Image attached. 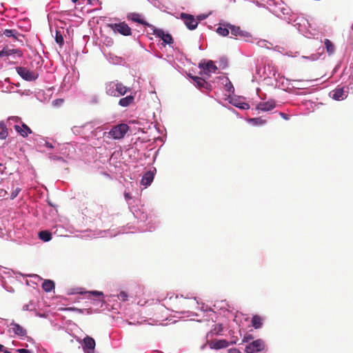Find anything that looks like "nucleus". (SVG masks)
I'll list each match as a JSON object with an SVG mask.
<instances>
[{
    "label": "nucleus",
    "mask_w": 353,
    "mask_h": 353,
    "mask_svg": "<svg viewBox=\"0 0 353 353\" xmlns=\"http://www.w3.org/2000/svg\"><path fill=\"white\" fill-rule=\"evenodd\" d=\"M8 136V132L6 127H2V130L0 132V139H5Z\"/></svg>",
    "instance_id": "nucleus-29"
},
{
    "label": "nucleus",
    "mask_w": 353,
    "mask_h": 353,
    "mask_svg": "<svg viewBox=\"0 0 353 353\" xmlns=\"http://www.w3.org/2000/svg\"><path fill=\"white\" fill-rule=\"evenodd\" d=\"M222 330L221 325H219V331H221Z\"/></svg>",
    "instance_id": "nucleus-47"
},
{
    "label": "nucleus",
    "mask_w": 353,
    "mask_h": 353,
    "mask_svg": "<svg viewBox=\"0 0 353 353\" xmlns=\"http://www.w3.org/2000/svg\"><path fill=\"white\" fill-rule=\"evenodd\" d=\"M45 145L48 148H50V149H52L54 148V146L52 145V143L48 142V141H46L45 143Z\"/></svg>",
    "instance_id": "nucleus-41"
},
{
    "label": "nucleus",
    "mask_w": 353,
    "mask_h": 353,
    "mask_svg": "<svg viewBox=\"0 0 353 353\" xmlns=\"http://www.w3.org/2000/svg\"><path fill=\"white\" fill-rule=\"evenodd\" d=\"M63 102V99H56L53 101V104L54 105H60Z\"/></svg>",
    "instance_id": "nucleus-38"
},
{
    "label": "nucleus",
    "mask_w": 353,
    "mask_h": 353,
    "mask_svg": "<svg viewBox=\"0 0 353 353\" xmlns=\"http://www.w3.org/2000/svg\"><path fill=\"white\" fill-rule=\"evenodd\" d=\"M324 44L327 50V52L329 54H332L335 51V46L334 43L329 39H325L324 41Z\"/></svg>",
    "instance_id": "nucleus-23"
},
{
    "label": "nucleus",
    "mask_w": 353,
    "mask_h": 353,
    "mask_svg": "<svg viewBox=\"0 0 353 353\" xmlns=\"http://www.w3.org/2000/svg\"><path fill=\"white\" fill-rule=\"evenodd\" d=\"M252 339H253V336L251 334L245 335L243 339V342L248 343Z\"/></svg>",
    "instance_id": "nucleus-34"
},
{
    "label": "nucleus",
    "mask_w": 353,
    "mask_h": 353,
    "mask_svg": "<svg viewBox=\"0 0 353 353\" xmlns=\"http://www.w3.org/2000/svg\"><path fill=\"white\" fill-rule=\"evenodd\" d=\"M130 128L125 123H120L114 126L109 132V134L114 139H123L126 133L128 132Z\"/></svg>",
    "instance_id": "nucleus-2"
},
{
    "label": "nucleus",
    "mask_w": 353,
    "mask_h": 353,
    "mask_svg": "<svg viewBox=\"0 0 353 353\" xmlns=\"http://www.w3.org/2000/svg\"><path fill=\"white\" fill-rule=\"evenodd\" d=\"M230 25L228 24L226 27L225 26H219L217 29H216V32L221 35V36H223V37H225V36H228L229 32H230V28H229V26Z\"/></svg>",
    "instance_id": "nucleus-25"
},
{
    "label": "nucleus",
    "mask_w": 353,
    "mask_h": 353,
    "mask_svg": "<svg viewBox=\"0 0 353 353\" xmlns=\"http://www.w3.org/2000/svg\"><path fill=\"white\" fill-rule=\"evenodd\" d=\"M17 351L19 353H32L30 350L24 348L18 349Z\"/></svg>",
    "instance_id": "nucleus-37"
},
{
    "label": "nucleus",
    "mask_w": 353,
    "mask_h": 353,
    "mask_svg": "<svg viewBox=\"0 0 353 353\" xmlns=\"http://www.w3.org/2000/svg\"><path fill=\"white\" fill-rule=\"evenodd\" d=\"M154 179V174L152 172H147L145 173V174L143 176L141 179V184L145 186H148L151 184Z\"/></svg>",
    "instance_id": "nucleus-19"
},
{
    "label": "nucleus",
    "mask_w": 353,
    "mask_h": 353,
    "mask_svg": "<svg viewBox=\"0 0 353 353\" xmlns=\"http://www.w3.org/2000/svg\"><path fill=\"white\" fill-rule=\"evenodd\" d=\"M199 68L202 69L200 72L201 75L208 76H210L211 72H216L218 69L212 61H209L206 63H199Z\"/></svg>",
    "instance_id": "nucleus-7"
},
{
    "label": "nucleus",
    "mask_w": 353,
    "mask_h": 353,
    "mask_svg": "<svg viewBox=\"0 0 353 353\" xmlns=\"http://www.w3.org/2000/svg\"><path fill=\"white\" fill-rule=\"evenodd\" d=\"M3 34L6 36L7 37H12L14 41H19V37H23V35L20 34L17 30L15 29H5L2 30Z\"/></svg>",
    "instance_id": "nucleus-15"
},
{
    "label": "nucleus",
    "mask_w": 353,
    "mask_h": 353,
    "mask_svg": "<svg viewBox=\"0 0 353 353\" xmlns=\"http://www.w3.org/2000/svg\"><path fill=\"white\" fill-rule=\"evenodd\" d=\"M231 34L235 37H244L245 32L241 30L240 27L230 25L229 26Z\"/></svg>",
    "instance_id": "nucleus-21"
},
{
    "label": "nucleus",
    "mask_w": 353,
    "mask_h": 353,
    "mask_svg": "<svg viewBox=\"0 0 353 353\" xmlns=\"http://www.w3.org/2000/svg\"><path fill=\"white\" fill-rule=\"evenodd\" d=\"M78 1H79V0H72V1L73 3H77ZM88 1L90 2V0H88Z\"/></svg>",
    "instance_id": "nucleus-46"
},
{
    "label": "nucleus",
    "mask_w": 353,
    "mask_h": 353,
    "mask_svg": "<svg viewBox=\"0 0 353 353\" xmlns=\"http://www.w3.org/2000/svg\"><path fill=\"white\" fill-rule=\"evenodd\" d=\"M127 19L128 20H131L134 22H137L140 24L144 25L145 26L148 27H153L152 25H150L149 23L145 21L143 18L141 14L136 12H132L128 14Z\"/></svg>",
    "instance_id": "nucleus-9"
},
{
    "label": "nucleus",
    "mask_w": 353,
    "mask_h": 353,
    "mask_svg": "<svg viewBox=\"0 0 353 353\" xmlns=\"http://www.w3.org/2000/svg\"><path fill=\"white\" fill-rule=\"evenodd\" d=\"M330 94H332V97L337 101L343 100L347 97V92L344 90L343 88H337Z\"/></svg>",
    "instance_id": "nucleus-10"
},
{
    "label": "nucleus",
    "mask_w": 353,
    "mask_h": 353,
    "mask_svg": "<svg viewBox=\"0 0 353 353\" xmlns=\"http://www.w3.org/2000/svg\"><path fill=\"white\" fill-rule=\"evenodd\" d=\"M263 319L259 315H254L252 318V325L255 329H259L262 327Z\"/></svg>",
    "instance_id": "nucleus-20"
},
{
    "label": "nucleus",
    "mask_w": 353,
    "mask_h": 353,
    "mask_svg": "<svg viewBox=\"0 0 353 353\" xmlns=\"http://www.w3.org/2000/svg\"><path fill=\"white\" fill-rule=\"evenodd\" d=\"M3 350H4V346L3 345L0 344V352L3 351Z\"/></svg>",
    "instance_id": "nucleus-44"
},
{
    "label": "nucleus",
    "mask_w": 353,
    "mask_h": 353,
    "mask_svg": "<svg viewBox=\"0 0 353 353\" xmlns=\"http://www.w3.org/2000/svg\"><path fill=\"white\" fill-rule=\"evenodd\" d=\"M130 90V88L125 86L119 81H110L105 85V93L111 97L123 96Z\"/></svg>",
    "instance_id": "nucleus-1"
},
{
    "label": "nucleus",
    "mask_w": 353,
    "mask_h": 353,
    "mask_svg": "<svg viewBox=\"0 0 353 353\" xmlns=\"http://www.w3.org/2000/svg\"><path fill=\"white\" fill-rule=\"evenodd\" d=\"M205 16H204V15H199L197 17L199 21H201V20L205 19Z\"/></svg>",
    "instance_id": "nucleus-43"
},
{
    "label": "nucleus",
    "mask_w": 353,
    "mask_h": 353,
    "mask_svg": "<svg viewBox=\"0 0 353 353\" xmlns=\"http://www.w3.org/2000/svg\"><path fill=\"white\" fill-rule=\"evenodd\" d=\"M89 293L92 294L96 296H103V293L101 292H99V291H92V292H89Z\"/></svg>",
    "instance_id": "nucleus-36"
},
{
    "label": "nucleus",
    "mask_w": 353,
    "mask_h": 353,
    "mask_svg": "<svg viewBox=\"0 0 353 353\" xmlns=\"http://www.w3.org/2000/svg\"><path fill=\"white\" fill-rule=\"evenodd\" d=\"M128 296L127 293L123 291L119 293V294L118 295V298L123 301H126L128 299Z\"/></svg>",
    "instance_id": "nucleus-32"
},
{
    "label": "nucleus",
    "mask_w": 353,
    "mask_h": 353,
    "mask_svg": "<svg viewBox=\"0 0 353 353\" xmlns=\"http://www.w3.org/2000/svg\"><path fill=\"white\" fill-rule=\"evenodd\" d=\"M8 194V192L6 190L0 189V196H5Z\"/></svg>",
    "instance_id": "nucleus-40"
},
{
    "label": "nucleus",
    "mask_w": 353,
    "mask_h": 353,
    "mask_svg": "<svg viewBox=\"0 0 353 353\" xmlns=\"http://www.w3.org/2000/svg\"><path fill=\"white\" fill-rule=\"evenodd\" d=\"M134 97L132 95H129L125 97L120 99L119 101V105L121 107H128L131 104L134 103Z\"/></svg>",
    "instance_id": "nucleus-18"
},
{
    "label": "nucleus",
    "mask_w": 353,
    "mask_h": 353,
    "mask_svg": "<svg viewBox=\"0 0 353 353\" xmlns=\"http://www.w3.org/2000/svg\"><path fill=\"white\" fill-rule=\"evenodd\" d=\"M83 349L85 353H94L96 343L93 338L86 336L83 339Z\"/></svg>",
    "instance_id": "nucleus-8"
},
{
    "label": "nucleus",
    "mask_w": 353,
    "mask_h": 353,
    "mask_svg": "<svg viewBox=\"0 0 353 353\" xmlns=\"http://www.w3.org/2000/svg\"><path fill=\"white\" fill-rule=\"evenodd\" d=\"M3 353H12L10 352V351L7 350H3Z\"/></svg>",
    "instance_id": "nucleus-45"
},
{
    "label": "nucleus",
    "mask_w": 353,
    "mask_h": 353,
    "mask_svg": "<svg viewBox=\"0 0 353 353\" xmlns=\"http://www.w3.org/2000/svg\"><path fill=\"white\" fill-rule=\"evenodd\" d=\"M14 129L23 137H27L28 136V134H30L32 132L31 129L25 123H23L21 126L15 125Z\"/></svg>",
    "instance_id": "nucleus-14"
},
{
    "label": "nucleus",
    "mask_w": 353,
    "mask_h": 353,
    "mask_svg": "<svg viewBox=\"0 0 353 353\" xmlns=\"http://www.w3.org/2000/svg\"><path fill=\"white\" fill-rule=\"evenodd\" d=\"M154 34L157 37L161 38L162 39V37L165 36V33L164 31L161 29H154Z\"/></svg>",
    "instance_id": "nucleus-30"
},
{
    "label": "nucleus",
    "mask_w": 353,
    "mask_h": 353,
    "mask_svg": "<svg viewBox=\"0 0 353 353\" xmlns=\"http://www.w3.org/2000/svg\"><path fill=\"white\" fill-rule=\"evenodd\" d=\"M39 237L42 241L47 242L51 240L52 234L48 230L41 231L39 233Z\"/></svg>",
    "instance_id": "nucleus-24"
},
{
    "label": "nucleus",
    "mask_w": 353,
    "mask_h": 353,
    "mask_svg": "<svg viewBox=\"0 0 353 353\" xmlns=\"http://www.w3.org/2000/svg\"><path fill=\"white\" fill-rule=\"evenodd\" d=\"M55 41L60 46H62L64 43L63 37L60 31L57 30L55 34Z\"/></svg>",
    "instance_id": "nucleus-27"
},
{
    "label": "nucleus",
    "mask_w": 353,
    "mask_h": 353,
    "mask_svg": "<svg viewBox=\"0 0 353 353\" xmlns=\"http://www.w3.org/2000/svg\"><path fill=\"white\" fill-rule=\"evenodd\" d=\"M235 105L242 110H248L250 108L249 104L244 102L239 103L238 104H236Z\"/></svg>",
    "instance_id": "nucleus-31"
},
{
    "label": "nucleus",
    "mask_w": 353,
    "mask_h": 353,
    "mask_svg": "<svg viewBox=\"0 0 353 353\" xmlns=\"http://www.w3.org/2000/svg\"><path fill=\"white\" fill-rule=\"evenodd\" d=\"M124 196H125V199H127V200L131 199V196H130V194L129 192H125L124 193Z\"/></svg>",
    "instance_id": "nucleus-42"
},
{
    "label": "nucleus",
    "mask_w": 353,
    "mask_h": 353,
    "mask_svg": "<svg viewBox=\"0 0 353 353\" xmlns=\"http://www.w3.org/2000/svg\"><path fill=\"white\" fill-rule=\"evenodd\" d=\"M162 40L165 44H170L173 43V39L170 34L165 33V36L162 37Z\"/></svg>",
    "instance_id": "nucleus-28"
},
{
    "label": "nucleus",
    "mask_w": 353,
    "mask_h": 353,
    "mask_svg": "<svg viewBox=\"0 0 353 353\" xmlns=\"http://www.w3.org/2000/svg\"><path fill=\"white\" fill-rule=\"evenodd\" d=\"M250 122L254 125H262L266 123V120L261 117L250 119Z\"/></svg>",
    "instance_id": "nucleus-26"
},
{
    "label": "nucleus",
    "mask_w": 353,
    "mask_h": 353,
    "mask_svg": "<svg viewBox=\"0 0 353 353\" xmlns=\"http://www.w3.org/2000/svg\"><path fill=\"white\" fill-rule=\"evenodd\" d=\"M43 290L49 292H51L54 288V283L51 280H45L42 284Z\"/></svg>",
    "instance_id": "nucleus-22"
},
{
    "label": "nucleus",
    "mask_w": 353,
    "mask_h": 353,
    "mask_svg": "<svg viewBox=\"0 0 353 353\" xmlns=\"http://www.w3.org/2000/svg\"><path fill=\"white\" fill-rule=\"evenodd\" d=\"M192 78L194 81L196 86L199 88H204L209 89L210 87V85L202 77H192Z\"/></svg>",
    "instance_id": "nucleus-17"
},
{
    "label": "nucleus",
    "mask_w": 353,
    "mask_h": 353,
    "mask_svg": "<svg viewBox=\"0 0 353 353\" xmlns=\"http://www.w3.org/2000/svg\"><path fill=\"white\" fill-rule=\"evenodd\" d=\"M16 70L18 74L24 80L28 81H32L36 80L39 75L37 72L31 71L24 67H17Z\"/></svg>",
    "instance_id": "nucleus-4"
},
{
    "label": "nucleus",
    "mask_w": 353,
    "mask_h": 353,
    "mask_svg": "<svg viewBox=\"0 0 353 353\" xmlns=\"http://www.w3.org/2000/svg\"><path fill=\"white\" fill-rule=\"evenodd\" d=\"M64 310L77 311V312H80V313H81V312H81V310L78 309V308H77V307H67V308H65V309H64Z\"/></svg>",
    "instance_id": "nucleus-35"
},
{
    "label": "nucleus",
    "mask_w": 353,
    "mask_h": 353,
    "mask_svg": "<svg viewBox=\"0 0 353 353\" xmlns=\"http://www.w3.org/2000/svg\"><path fill=\"white\" fill-rule=\"evenodd\" d=\"M275 108V103L273 101H268L266 102H260L257 106L256 109L260 111L267 112L272 110Z\"/></svg>",
    "instance_id": "nucleus-12"
},
{
    "label": "nucleus",
    "mask_w": 353,
    "mask_h": 353,
    "mask_svg": "<svg viewBox=\"0 0 353 353\" xmlns=\"http://www.w3.org/2000/svg\"><path fill=\"white\" fill-rule=\"evenodd\" d=\"M181 19H183L189 30H194L198 26V21L193 15L182 12L181 14Z\"/></svg>",
    "instance_id": "nucleus-5"
},
{
    "label": "nucleus",
    "mask_w": 353,
    "mask_h": 353,
    "mask_svg": "<svg viewBox=\"0 0 353 353\" xmlns=\"http://www.w3.org/2000/svg\"><path fill=\"white\" fill-rule=\"evenodd\" d=\"M228 353H241V352L236 348H231L228 350Z\"/></svg>",
    "instance_id": "nucleus-39"
},
{
    "label": "nucleus",
    "mask_w": 353,
    "mask_h": 353,
    "mask_svg": "<svg viewBox=\"0 0 353 353\" xmlns=\"http://www.w3.org/2000/svg\"><path fill=\"white\" fill-rule=\"evenodd\" d=\"M11 328L13 332L19 336H24L26 335L27 332L22 326L17 323L12 322L10 324Z\"/></svg>",
    "instance_id": "nucleus-16"
},
{
    "label": "nucleus",
    "mask_w": 353,
    "mask_h": 353,
    "mask_svg": "<svg viewBox=\"0 0 353 353\" xmlns=\"http://www.w3.org/2000/svg\"><path fill=\"white\" fill-rule=\"evenodd\" d=\"M263 348V341L261 339H257L246 345L245 352L246 353H254L261 351Z\"/></svg>",
    "instance_id": "nucleus-6"
},
{
    "label": "nucleus",
    "mask_w": 353,
    "mask_h": 353,
    "mask_svg": "<svg viewBox=\"0 0 353 353\" xmlns=\"http://www.w3.org/2000/svg\"><path fill=\"white\" fill-rule=\"evenodd\" d=\"M12 54H16L19 57L23 56V52L19 49H9L8 46H5L1 50H0V58L3 57H8Z\"/></svg>",
    "instance_id": "nucleus-11"
},
{
    "label": "nucleus",
    "mask_w": 353,
    "mask_h": 353,
    "mask_svg": "<svg viewBox=\"0 0 353 353\" xmlns=\"http://www.w3.org/2000/svg\"><path fill=\"white\" fill-rule=\"evenodd\" d=\"M108 26L115 33H119L123 36H130L132 34V29L125 21L117 23H110L108 24Z\"/></svg>",
    "instance_id": "nucleus-3"
},
{
    "label": "nucleus",
    "mask_w": 353,
    "mask_h": 353,
    "mask_svg": "<svg viewBox=\"0 0 353 353\" xmlns=\"http://www.w3.org/2000/svg\"><path fill=\"white\" fill-rule=\"evenodd\" d=\"M229 342L225 339L212 341L210 343V347L212 349L219 350L228 347Z\"/></svg>",
    "instance_id": "nucleus-13"
},
{
    "label": "nucleus",
    "mask_w": 353,
    "mask_h": 353,
    "mask_svg": "<svg viewBox=\"0 0 353 353\" xmlns=\"http://www.w3.org/2000/svg\"><path fill=\"white\" fill-rule=\"evenodd\" d=\"M20 192H21V188H17L14 190H13L12 192L11 195H10V199H14V198H16Z\"/></svg>",
    "instance_id": "nucleus-33"
}]
</instances>
